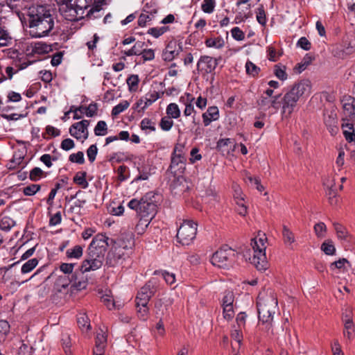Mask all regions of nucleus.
Returning a JSON list of instances; mask_svg holds the SVG:
<instances>
[{
	"label": "nucleus",
	"mask_w": 355,
	"mask_h": 355,
	"mask_svg": "<svg viewBox=\"0 0 355 355\" xmlns=\"http://www.w3.org/2000/svg\"><path fill=\"white\" fill-rule=\"evenodd\" d=\"M61 15L68 21H76L87 17L89 19L101 17L100 6H92V0H55Z\"/></svg>",
	"instance_id": "obj_1"
},
{
	"label": "nucleus",
	"mask_w": 355,
	"mask_h": 355,
	"mask_svg": "<svg viewBox=\"0 0 355 355\" xmlns=\"http://www.w3.org/2000/svg\"><path fill=\"white\" fill-rule=\"evenodd\" d=\"M29 35L37 38L47 35L54 27V19L49 10L37 6L29 16Z\"/></svg>",
	"instance_id": "obj_2"
},
{
	"label": "nucleus",
	"mask_w": 355,
	"mask_h": 355,
	"mask_svg": "<svg viewBox=\"0 0 355 355\" xmlns=\"http://www.w3.org/2000/svg\"><path fill=\"white\" fill-rule=\"evenodd\" d=\"M311 92V83L309 80L303 79L294 84L282 98V118H289L297 107L300 99L309 96Z\"/></svg>",
	"instance_id": "obj_3"
},
{
	"label": "nucleus",
	"mask_w": 355,
	"mask_h": 355,
	"mask_svg": "<svg viewBox=\"0 0 355 355\" xmlns=\"http://www.w3.org/2000/svg\"><path fill=\"white\" fill-rule=\"evenodd\" d=\"M266 234L259 232L251 239L250 248L243 252L245 259H248L258 270H266L268 268L266 255Z\"/></svg>",
	"instance_id": "obj_4"
},
{
	"label": "nucleus",
	"mask_w": 355,
	"mask_h": 355,
	"mask_svg": "<svg viewBox=\"0 0 355 355\" xmlns=\"http://www.w3.org/2000/svg\"><path fill=\"white\" fill-rule=\"evenodd\" d=\"M257 306L259 321L270 328L273 315L277 309L276 295L272 290L261 292L257 297Z\"/></svg>",
	"instance_id": "obj_5"
},
{
	"label": "nucleus",
	"mask_w": 355,
	"mask_h": 355,
	"mask_svg": "<svg viewBox=\"0 0 355 355\" xmlns=\"http://www.w3.org/2000/svg\"><path fill=\"white\" fill-rule=\"evenodd\" d=\"M197 226V223L193 220H184L178 230V241L182 245H190L196 238Z\"/></svg>",
	"instance_id": "obj_6"
},
{
	"label": "nucleus",
	"mask_w": 355,
	"mask_h": 355,
	"mask_svg": "<svg viewBox=\"0 0 355 355\" xmlns=\"http://www.w3.org/2000/svg\"><path fill=\"white\" fill-rule=\"evenodd\" d=\"M138 214L140 216L141 219L139 223L137 225L136 228L139 233H141L139 232V227H148L150 221L155 216V205L151 202L147 201L144 198H141V204Z\"/></svg>",
	"instance_id": "obj_7"
},
{
	"label": "nucleus",
	"mask_w": 355,
	"mask_h": 355,
	"mask_svg": "<svg viewBox=\"0 0 355 355\" xmlns=\"http://www.w3.org/2000/svg\"><path fill=\"white\" fill-rule=\"evenodd\" d=\"M234 256V253L231 248H220L212 255L211 262L218 268H228L233 261Z\"/></svg>",
	"instance_id": "obj_8"
},
{
	"label": "nucleus",
	"mask_w": 355,
	"mask_h": 355,
	"mask_svg": "<svg viewBox=\"0 0 355 355\" xmlns=\"http://www.w3.org/2000/svg\"><path fill=\"white\" fill-rule=\"evenodd\" d=\"M104 260V257L87 251L86 258L82 262L80 266L81 273L83 274L99 269L102 266Z\"/></svg>",
	"instance_id": "obj_9"
},
{
	"label": "nucleus",
	"mask_w": 355,
	"mask_h": 355,
	"mask_svg": "<svg viewBox=\"0 0 355 355\" xmlns=\"http://www.w3.org/2000/svg\"><path fill=\"white\" fill-rule=\"evenodd\" d=\"M108 241L109 238L107 236L102 234H98L93 238L87 251L95 253L105 258V254L109 245Z\"/></svg>",
	"instance_id": "obj_10"
},
{
	"label": "nucleus",
	"mask_w": 355,
	"mask_h": 355,
	"mask_svg": "<svg viewBox=\"0 0 355 355\" xmlns=\"http://www.w3.org/2000/svg\"><path fill=\"white\" fill-rule=\"evenodd\" d=\"M113 243L112 248L125 259L128 257L134 245V241L130 237H121Z\"/></svg>",
	"instance_id": "obj_11"
},
{
	"label": "nucleus",
	"mask_w": 355,
	"mask_h": 355,
	"mask_svg": "<svg viewBox=\"0 0 355 355\" xmlns=\"http://www.w3.org/2000/svg\"><path fill=\"white\" fill-rule=\"evenodd\" d=\"M155 293V288L152 282L150 281L141 288L136 297L137 307L140 305H148L151 297Z\"/></svg>",
	"instance_id": "obj_12"
},
{
	"label": "nucleus",
	"mask_w": 355,
	"mask_h": 355,
	"mask_svg": "<svg viewBox=\"0 0 355 355\" xmlns=\"http://www.w3.org/2000/svg\"><path fill=\"white\" fill-rule=\"evenodd\" d=\"M218 64V60L209 55H202L200 58L197 63V69L202 73H211Z\"/></svg>",
	"instance_id": "obj_13"
},
{
	"label": "nucleus",
	"mask_w": 355,
	"mask_h": 355,
	"mask_svg": "<svg viewBox=\"0 0 355 355\" xmlns=\"http://www.w3.org/2000/svg\"><path fill=\"white\" fill-rule=\"evenodd\" d=\"M89 125V121L82 120L80 122L73 123L69 128L70 135L77 139H87L89 135L87 128Z\"/></svg>",
	"instance_id": "obj_14"
},
{
	"label": "nucleus",
	"mask_w": 355,
	"mask_h": 355,
	"mask_svg": "<svg viewBox=\"0 0 355 355\" xmlns=\"http://www.w3.org/2000/svg\"><path fill=\"white\" fill-rule=\"evenodd\" d=\"M324 123L331 135L338 132V119L336 114L333 112H326L324 114Z\"/></svg>",
	"instance_id": "obj_15"
},
{
	"label": "nucleus",
	"mask_w": 355,
	"mask_h": 355,
	"mask_svg": "<svg viewBox=\"0 0 355 355\" xmlns=\"http://www.w3.org/2000/svg\"><path fill=\"white\" fill-rule=\"evenodd\" d=\"M51 45L43 42H34L27 45L26 53V55L30 54H46L51 51Z\"/></svg>",
	"instance_id": "obj_16"
},
{
	"label": "nucleus",
	"mask_w": 355,
	"mask_h": 355,
	"mask_svg": "<svg viewBox=\"0 0 355 355\" xmlns=\"http://www.w3.org/2000/svg\"><path fill=\"white\" fill-rule=\"evenodd\" d=\"M343 103L344 119H349L351 121L355 122V99L348 97L344 99Z\"/></svg>",
	"instance_id": "obj_17"
},
{
	"label": "nucleus",
	"mask_w": 355,
	"mask_h": 355,
	"mask_svg": "<svg viewBox=\"0 0 355 355\" xmlns=\"http://www.w3.org/2000/svg\"><path fill=\"white\" fill-rule=\"evenodd\" d=\"M106 345L107 336L103 330H101L96 334L94 355H104Z\"/></svg>",
	"instance_id": "obj_18"
},
{
	"label": "nucleus",
	"mask_w": 355,
	"mask_h": 355,
	"mask_svg": "<svg viewBox=\"0 0 355 355\" xmlns=\"http://www.w3.org/2000/svg\"><path fill=\"white\" fill-rule=\"evenodd\" d=\"M355 122L349 119H343L342 129L344 137L348 142L355 141Z\"/></svg>",
	"instance_id": "obj_19"
},
{
	"label": "nucleus",
	"mask_w": 355,
	"mask_h": 355,
	"mask_svg": "<svg viewBox=\"0 0 355 355\" xmlns=\"http://www.w3.org/2000/svg\"><path fill=\"white\" fill-rule=\"evenodd\" d=\"M186 161V157L172 155L170 168L175 173H182L185 169Z\"/></svg>",
	"instance_id": "obj_20"
},
{
	"label": "nucleus",
	"mask_w": 355,
	"mask_h": 355,
	"mask_svg": "<svg viewBox=\"0 0 355 355\" xmlns=\"http://www.w3.org/2000/svg\"><path fill=\"white\" fill-rule=\"evenodd\" d=\"M180 49V46L177 45L175 42H169L163 52L162 57L164 60L168 62L173 60L178 55Z\"/></svg>",
	"instance_id": "obj_21"
},
{
	"label": "nucleus",
	"mask_w": 355,
	"mask_h": 355,
	"mask_svg": "<svg viewBox=\"0 0 355 355\" xmlns=\"http://www.w3.org/2000/svg\"><path fill=\"white\" fill-rule=\"evenodd\" d=\"M36 60H28L27 58H25L24 60H21L20 58L19 60L15 61V66L17 67L16 70L14 69L12 67H7L6 69V73L8 77V78L11 79L14 73L18 72L20 70H23L28 67L29 65L35 63Z\"/></svg>",
	"instance_id": "obj_22"
},
{
	"label": "nucleus",
	"mask_w": 355,
	"mask_h": 355,
	"mask_svg": "<svg viewBox=\"0 0 355 355\" xmlns=\"http://www.w3.org/2000/svg\"><path fill=\"white\" fill-rule=\"evenodd\" d=\"M72 276L60 275L56 280L55 289L59 293H66L69 291V286L72 284Z\"/></svg>",
	"instance_id": "obj_23"
},
{
	"label": "nucleus",
	"mask_w": 355,
	"mask_h": 355,
	"mask_svg": "<svg viewBox=\"0 0 355 355\" xmlns=\"http://www.w3.org/2000/svg\"><path fill=\"white\" fill-rule=\"evenodd\" d=\"M205 126H208L213 121H216L219 118V110L216 106L209 107L205 112L202 115Z\"/></svg>",
	"instance_id": "obj_24"
},
{
	"label": "nucleus",
	"mask_w": 355,
	"mask_h": 355,
	"mask_svg": "<svg viewBox=\"0 0 355 355\" xmlns=\"http://www.w3.org/2000/svg\"><path fill=\"white\" fill-rule=\"evenodd\" d=\"M117 252H116L112 247L111 248L106 257L107 265L109 266H115L123 263L125 259L121 257L119 254H117Z\"/></svg>",
	"instance_id": "obj_25"
},
{
	"label": "nucleus",
	"mask_w": 355,
	"mask_h": 355,
	"mask_svg": "<svg viewBox=\"0 0 355 355\" xmlns=\"http://www.w3.org/2000/svg\"><path fill=\"white\" fill-rule=\"evenodd\" d=\"M144 97V105L141 107V110L144 111L148 107L151 105L154 102L159 98L160 95L159 92L155 90L148 92Z\"/></svg>",
	"instance_id": "obj_26"
},
{
	"label": "nucleus",
	"mask_w": 355,
	"mask_h": 355,
	"mask_svg": "<svg viewBox=\"0 0 355 355\" xmlns=\"http://www.w3.org/2000/svg\"><path fill=\"white\" fill-rule=\"evenodd\" d=\"M12 37L6 27L0 25V46H6L12 43Z\"/></svg>",
	"instance_id": "obj_27"
},
{
	"label": "nucleus",
	"mask_w": 355,
	"mask_h": 355,
	"mask_svg": "<svg viewBox=\"0 0 355 355\" xmlns=\"http://www.w3.org/2000/svg\"><path fill=\"white\" fill-rule=\"evenodd\" d=\"M352 49V46L345 48L342 45H337L335 47H334L332 53L335 57L343 59L351 53Z\"/></svg>",
	"instance_id": "obj_28"
},
{
	"label": "nucleus",
	"mask_w": 355,
	"mask_h": 355,
	"mask_svg": "<svg viewBox=\"0 0 355 355\" xmlns=\"http://www.w3.org/2000/svg\"><path fill=\"white\" fill-rule=\"evenodd\" d=\"M236 144L230 138L220 139L218 141L216 148L219 150H225L226 146H230V150H234Z\"/></svg>",
	"instance_id": "obj_29"
},
{
	"label": "nucleus",
	"mask_w": 355,
	"mask_h": 355,
	"mask_svg": "<svg viewBox=\"0 0 355 355\" xmlns=\"http://www.w3.org/2000/svg\"><path fill=\"white\" fill-rule=\"evenodd\" d=\"M15 224V221L9 216H4L0 218V229L3 231L9 232Z\"/></svg>",
	"instance_id": "obj_30"
},
{
	"label": "nucleus",
	"mask_w": 355,
	"mask_h": 355,
	"mask_svg": "<svg viewBox=\"0 0 355 355\" xmlns=\"http://www.w3.org/2000/svg\"><path fill=\"white\" fill-rule=\"evenodd\" d=\"M72 284L71 286V291L76 290V291H81L83 289L86 288L87 285V281L83 279V280H78L77 273L74 272L73 275H72Z\"/></svg>",
	"instance_id": "obj_31"
},
{
	"label": "nucleus",
	"mask_w": 355,
	"mask_h": 355,
	"mask_svg": "<svg viewBox=\"0 0 355 355\" xmlns=\"http://www.w3.org/2000/svg\"><path fill=\"white\" fill-rule=\"evenodd\" d=\"M166 113L168 116L176 119L180 116L181 112L178 104L171 103L167 105Z\"/></svg>",
	"instance_id": "obj_32"
},
{
	"label": "nucleus",
	"mask_w": 355,
	"mask_h": 355,
	"mask_svg": "<svg viewBox=\"0 0 355 355\" xmlns=\"http://www.w3.org/2000/svg\"><path fill=\"white\" fill-rule=\"evenodd\" d=\"M205 43L207 47L215 49H220L225 45V41L221 37L208 38Z\"/></svg>",
	"instance_id": "obj_33"
},
{
	"label": "nucleus",
	"mask_w": 355,
	"mask_h": 355,
	"mask_svg": "<svg viewBox=\"0 0 355 355\" xmlns=\"http://www.w3.org/2000/svg\"><path fill=\"white\" fill-rule=\"evenodd\" d=\"M344 325L343 335L349 340L353 339L355 333V327L353 321L343 322Z\"/></svg>",
	"instance_id": "obj_34"
},
{
	"label": "nucleus",
	"mask_w": 355,
	"mask_h": 355,
	"mask_svg": "<svg viewBox=\"0 0 355 355\" xmlns=\"http://www.w3.org/2000/svg\"><path fill=\"white\" fill-rule=\"evenodd\" d=\"M87 173L85 171H79L73 177V182L83 189H87L89 183L86 180Z\"/></svg>",
	"instance_id": "obj_35"
},
{
	"label": "nucleus",
	"mask_w": 355,
	"mask_h": 355,
	"mask_svg": "<svg viewBox=\"0 0 355 355\" xmlns=\"http://www.w3.org/2000/svg\"><path fill=\"white\" fill-rule=\"evenodd\" d=\"M83 254V248L80 245H75L66 251V255L69 259H80Z\"/></svg>",
	"instance_id": "obj_36"
},
{
	"label": "nucleus",
	"mask_w": 355,
	"mask_h": 355,
	"mask_svg": "<svg viewBox=\"0 0 355 355\" xmlns=\"http://www.w3.org/2000/svg\"><path fill=\"white\" fill-rule=\"evenodd\" d=\"M77 322L83 331H87L91 327L89 318L85 313H80L77 315Z\"/></svg>",
	"instance_id": "obj_37"
},
{
	"label": "nucleus",
	"mask_w": 355,
	"mask_h": 355,
	"mask_svg": "<svg viewBox=\"0 0 355 355\" xmlns=\"http://www.w3.org/2000/svg\"><path fill=\"white\" fill-rule=\"evenodd\" d=\"M38 259L36 258H33L28 260L26 263H24L21 268V272L22 274H26L31 272L38 264Z\"/></svg>",
	"instance_id": "obj_38"
},
{
	"label": "nucleus",
	"mask_w": 355,
	"mask_h": 355,
	"mask_svg": "<svg viewBox=\"0 0 355 355\" xmlns=\"http://www.w3.org/2000/svg\"><path fill=\"white\" fill-rule=\"evenodd\" d=\"M140 128L146 133H149L155 131V124L152 120L148 118H144L140 123Z\"/></svg>",
	"instance_id": "obj_39"
},
{
	"label": "nucleus",
	"mask_w": 355,
	"mask_h": 355,
	"mask_svg": "<svg viewBox=\"0 0 355 355\" xmlns=\"http://www.w3.org/2000/svg\"><path fill=\"white\" fill-rule=\"evenodd\" d=\"M61 345L63 347L64 352L67 354H70L71 353V338H70L69 334H68L67 333H63L62 334Z\"/></svg>",
	"instance_id": "obj_40"
},
{
	"label": "nucleus",
	"mask_w": 355,
	"mask_h": 355,
	"mask_svg": "<svg viewBox=\"0 0 355 355\" xmlns=\"http://www.w3.org/2000/svg\"><path fill=\"white\" fill-rule=\"evenodd\" d=\"M216 4V0H203L201 9L205 13L211 14L214 11Z\"/></svg>",
	"instance_id": "obj_41"
},
{
	"label": "nucleus",
	"mask_w": 355,
	"mask_h": 355,
	"mask_svg": "<svg viewBox=\"0 0 355 355\" xmlns=\"http://www.w3.org/2000/svg\"><path fill=\"white\" fill-rule=\"evenodd\" d=\"M282 236L286 245H291L295 241L294 234L285 225L283 227Z\"/></svg>",
	"instance_id": "obj_42"
},
{
	"label": "nucleus",
	"mask_w": 355,
	"mask_h": 355,
	"mask_svg": "<svg viewBox=\"0 0 355 355\" xmlns=\"http://www.w3.org/2000/svg\"><path fill=\"white\" fill-rule=\"evenodd\" d=\"M236 198H237L236 202V211L241 216H244L248 213V208H247V206L245 205L244 198H241V197L236 196Z\"/></svg>",
	"instance_id": "obj_43"
},
{
	"label": "nucleus",
	"mask_w": 355,
	"mask_h": 355,
	"mask_svg": "<svg viewBox=\"0 0 355 355\" xmlns=\"http://www.w3.org/2000/svg\"><path fill=\"white\" fill-rule=\"evenodd\" d=\"M130 106V103L128 101H123L118 105H115L112 110V116H116L125 111Z\"/></svg>",
	"instance_id": "obj_44"
},
{
	"label": "nucleus",
	"mask_w": 355,
	"mask_h": 355,
	"mask_svg": "<svg viewBox=\"0 0 355 355\" xmlns=\"http://www.w3.org/2000/svg\"><path fill=\"white\" fill-rule=\"evenodd\" d=\"M245 67L247 74L253 77L257 76L260 71V68L250 60L246 62Z\"/></svg>",
	"instance_id": "obj_45"
},
{
	"label": "nucleus",
	"mask_w": 355,
	"mask_h": 355,
	"mask_svg": "<svg viewBox=\"0 0 355 355\" xmlns=\"http://www.w3.org/2000/svg\"><path fill=\"white\" fill-rule=\"evenodd\" d=\"M94 134L96 136H104L107 133V125L105 121H99L94 128Z\"/></svg>",
	"instance_id": "obj_46"
},
{
	"label": "nucleus",
	"mask_w": 355,
	"mask_h": 355,
	"mask_svg": "<svg viewBox=\"0 0 355 355\" xmlns=\"http://www.w3.org/2000/svg\"><path fill=\"white\" fill-rule=\"evenodd\" d=\"M334 229L338 239L345 240L348 236V232L345 227L339 223H334Z\"/></svg>",
	"instance_id": "obj_47"
},
{
	"label": "nucleus",
	"mask_w": 355,
	"mask_h": 355,
	"mask_svg": "<svg viewBox=\"0 0 355 355\" xmlns=\"http://www.w3.org/2000/svg\"><path fill=\"white\" fill-rule=\"evenodd\" d=\"M126 82L130 92H135L137 90L139 82V76L137 75L132 74L130 76L127 78Z\"/></svg>",
	"instance_id": "obj_48"
},
{
	"label": "nucleus",
	"mask_w": 355,
	"mask_h": 355,
	"mask_svg": "<svg viewBox=\"0 0 355 355\" xmlns=\"http://www.w3.org/2000/svg\"><path fill=\"white\" fill-rule=\"evenodd\" d=\"M274 73L276 77L281 80H285L287 79L288 75L286 72V67L284 65H275L274 69Z\"/></svg>",
	"instance_id": "obj_49"
},
{
	"label": "nucleus",
	"mask_w": 355,
	"mask_h": 355,
	"mask_svg": "<svg viewBox=\"0 0 355 355\" xmlns=\"http://www.w3.org/2000/svg\"><path fill=\"white\" fill-rule=\"evenodd\" d=\"M173 121L172 120V118L166 116L161 119L159 122V126L161 129L164 131H169L173 125Z\"/></svg>",
	"instance_id": "obj_50"
},
{
	"label": "nucleus",
	"mask_w": 355,
	"mask_h": 355,
	"mask_svg": "<svg viewBox=\"0 0 355 355\" xmlns=\"http://www.w3.org/2000/svg\"><path fill=\"white\" fill-rule=\"evenodd\" d=\"M168 30V26H162V27H153L150 28L148 30L147 33L151 35L155 38H157L159 36L162 35Z\"/></svg>",
	"instance_id": "obj_51"
},
{
	"label": "nucleus",
	"mask_w": 355,
	"mask_h": 355,
	"mask_svg": "<svg viewBox=\"0 0 355 355\" xmlns=\"http://www.w3.org/2000/svg\"><path fill=\"white\" fill-rule=\"evenodd\" d=\"M41 189L40 184H32L23 188V193L26 196H34Z\"/></svg>",
	"instance_id": "obj_52"
},
{
	"label": "nucleus",
	"mask_w": 355,
	"mask_h": 355,
	"mask_svg": "<svg viewBox=\"0 0 355 355\" xmlns=\"http://www.w3.org/2000/svg\"><path fill=\"white\" fill-rule=\"evenodd\" d=\"M234 301V295L232 291H226L224 292L223 297L222 298V306H233Z\"/></svg>",
	"instance_id": "obj_53"
},
{
	"label": "nucleus",
	"mask_w": 355,
	"mask_h": 355,
	"mask_svg": "<svg viewBox=\"0 0 355 355\" xmlns=\"http://www.w3.org/2000/svg\"><path fill=\"white\" fill-rule=\"evenodd\" d=\"M321 250L327 255H334L336 248L331 241H326L321 245Z\"/></svg>",
	"instance_id": "obj_54"
},
{
	"label": "nucleus",
	"mask_w": 355,
	"mask_h": 355,
	"mask_svg": "<svg viewBox=\"0 0 355 355\" xmlns=\"http://www.w3.org/2000/svg\"><path fill=\"white\" fill-rule=\"evenodd\" d=\"M158 6L157 3L154 1H150L149 3H146L143 8L142 11L151 15L154 17V15L157 12Z\"/></svg>",
	"instance_id": "obj_55"
},
{
	"label": "nucleus",
	"mask_w": 355,
	"mask_h": 355,
	"mask_svg": "<svg viewBox=\"0 0 355 355\" xmlns=\"http://www.w3.org/2000/svg\"><path fill=\"white\" fill-rule=\"evenodd\" d=\"M153 18L154 17L151 15L142 11L137 21L139 26L145 27L147 25V23L151 21Z\"/></svg>",
	"instance_id": "obj_56"
},
{
	"label": "nucleus",
	"mask_w": 355,
	"mask_h": 355,
	"mask_svg": "<svg viewBox=\"0 0 355 355\" xmlns=\"http://www.w3.org/2000/svg\"><path fill=\"white\" fill-rule=\"evenodd\" d=\"M159 273H161L162 276L164 279L166 284L169 285H172L175 282V275L173 272H168L166 270L164 271H155V274L157 275Z\"/></svg>",
	"instance_id": "obj_57"
},
{
	"label": "nucleus",
	"mask_w": 355,
	"mask_h": 355,
	"mask_svg": "<svg viewBox=\"0 0 355 355\" xmlns=\"http://www.w3.org/2000/svg\"><path fill=\"white\" fill-rule=\"evenodd\" d=\"M343 322L353 321V309L349 306H346L343 309L342 313Z\"/></svg>",
	"instance_id": "obj_58"
},
{
	"label": "nucleus",
	"mask_w": 355,
	"mask_h": 355,
	"mask_svg": "<svg viewBox=\"0 0 355 355\" xmlns=\"http://www.w3.org/2000/svg\"><path fill=\"white\" fill-rule=\"evenodd\" d=\"M44 171L39 167L33 168L29 174V178L32 181H37L41 179L43 176Z\"/></svg>",
	"instance_id": "obj_59"
},
{
	"label": "nucleus",
	"mask_w": 355,
	"mask_h": 355,
	"mask_svg": "<svg viewBox=\"0 0 355 355\" xmlns=\"http://www.w3.org/2000/svg\"><path fill=\"white\" fill-rule=\"evenodd\" d=\"M314 231L318 237H324L327 231L326 225L322 222L316 223L314 225Z\"/></svg>",
	"instance_id": "obj_60"
},
{
	"label": "nucleus",
	"mask_w": 355,
	"mask_h": 355,
	"mask_svg": "<svg viewBox=\"0 0 355 355\" xmlns=\"http://www.w3.org/2000/svg\"><path fill=\"white\" fill-rule=\"evenodd\" d=\"M69 159L71 162L82 164L85 162L84 154L82 151H78L76 153L71 154Z\"/></svg>",
	"instance_id": "obj_61"
},
{
	"label": "nucleus",
	"mask_w": 355,
	"mask_h": 355,
	"mask_svg": "<svg viewBox=\"0 0 355 355\" xmlns=\"http://www.w3.org/2000/svg\"><path fill=\"white\" fill-rule=\"evenodd\" d=\"M74 266V263H63L60 265V269L64 273L63 275H69V277H71V275L74 274L73 273Z\"/></svg>",
	"instance_id": "obj_62"
},
{
	"label": "nucleus",
	"mask_w": 355,
	"mask_h": 355,
	"mask_svg": "<svg viewBox=\"0 0 355 355\" xmlns=\"http://www.w3.org/2000/svg\"><path fill=\"white\" fill-rule=\"evenodd\" d=\"M232 37L236 41H242L245 39V33L239 27H234L231 30Z\"/></svg>",
	"instance_id": "obj_63"
},
{
	"label": "nucleus",
	"mask_w": 355,
	"mask_h": 355,
	"mask_svg": "<svg viewBox=\"0 0 355 355\" xmlns=\"http://www.w3.org/2000/svg\"><path fill=\"white\" fill-rule=\"evenodd\" d=\"M32 347L22 343L21 346L18 348L17 352L16 355H32Z\"/></svg>",
	"instance_id": "obj_64"
}]
</instances>
